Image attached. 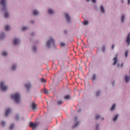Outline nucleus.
Wrapping results in <instances>:
<instances>
[{"mask_svg": "<svg viewBox=\"0 0 130 130\" xmlns=\"http://www.w3.org/2000/svg\"><path fill=\"white\" fill-rule=\"evenodd\" d=\"M2 55H3V56H6V55H8V53H7L6 51H4L3 52Z\"/></svg>", "mask_w": 130, "mask_h": 130, "instance_id": "obj_24", "label": "nucleus"}, {"mask_svg": "<svg viewBox=\"0 0 130 130\" xmlns=\"http://www.w3.org/2000/svg\"><path fill=\"white\" fill-rule=\"evenodd\" d=\"M60 45L61 46H65L66 44H64V43H60Z\"/></svg>", "mask_w": 130, "mask_h": 130, "instance_id": "obj_35", "label": "nucleus"}, {"mask_svg": "<svg viewBox=\"0 0 130 130\" xmlns=\"http://www.w3.org/2000/svg\"><path fill=\"white\" fill-rule=\"evenodd\" d=\"M39 13L38 11L37 10H34L33 11V15H34L35 16H36V15H38Z\"/></svg>", "mask_w": 130, "mask_h": 130, "instance_id": "obj_18", "label": "nucleus"}, {"mask_svg": "<svg viewBox=\"0 0 130 130\" xmlns=\"http://www.w3.org/2000/svg\"><path fill=\"white\" fill-rule=\"evenodd\" d=\"M128 1V5H129L130 4V0H127Z\"/></svg>", "mask_w": 130, "mask_h": 130, "instance_id": "obj_43", "label": "nucleus"}, {"mask_svg": "<svg viewBox=\"0 0 130 130\" xmlns=\"http://www.w3.org/2000/svg\"><path fill=\"white\" fill-rule=\"evenodd\" d=\"M1 90L2 91H7L8 90V86L5 85L4 82L1 83Z\"/></svg>", "mask_w": 130, "mask_h": 130, "instance_id": "obj_4", "label": "nucleus"}, {"mask_svg": "<svg viewBox=\"0 0 130 130\" xmlns=\"http://www.w3.org/2000/svg\"><path fill=\"white\" fill-rule=\"evenodd\" d=\"M27 29H28V28L26 27H22V30L23 31H25V30H27Z\"/></svg>", "mask_w": 130, "mask_h": 130, "instance_id": "obj_33", "label": "nucleus"}, {"mask_svg": "<svg viewBox=\"0 0 130 130\" xmlns=\"http://www.w3.org/2000/svg\"><path fill=\"white\" fill-rule=\"evenodd\" d=\"M102 51L103 52H104V51H105V46H103Z\"/></svg>", "mask_w": 130, "mask_h": 130, "instance_id": "obj_37", "label": "nucleus"}, {"mask_svg": "<svg viewBox=\"0 0 130 130\" xmlns=\"http://www.w3.org/2000/svg\"><path fill=\"white\" fill-rule=\"evenodd\" d=\"M6 1L7 0H1V2H0V4L3 7L2 11H5V18H8V17H9V13L8 12H7V11H6V10H7V8L6 7Z\"/></svg>", "mask_w": 130, "mask_h": 130, "instance_id": "obj_1", "label": "nucleus"}, {"mask_svg": "<svg viewBox=\"0 0 130 130\" xmlns=\"http://www.w3.org/2000/svg\"><path fill=\"white\" fill-rule=\"evenodd\" d=\"M118 68H119V64H118Z\"/></svg>", "mask_w": 130, "mask_h": 130, "instance_id": "obj_47", "label": "nucleus"}, {"mask_svg": "<svg viewBox=\"0 0 130 130\" xmlns=\"http://www.w3.org/2000/svg\"><path fill=\"white\" fill-rule=\"evenodd\" d=\"M86 1H87V2H90V0H86Z\"/></svg>", "mask_w": 130, "mask_h": 130, "instance_id": "obj_46", "label": "nucleus"}, {"mask_svg": "<svg viewBox=\"0 0 130 130\" xmlns=\"http://www.w3.org/2000/svg\"><path fill=\"white\" fill-rule=\"evenodd\" d=\"M11 98L15 100L16 103H19V102H20V98H21V96L19 93H16L14 94L11 95Z\"/></svg>", "mask_w": 130, "mask_h": 130, "instance_id": "obj_2", "label": "nucleus"}, {"mask_svg": "<svg viewBox=\"0 0 130 130\" xmlns=\"http://www.w3.org/2000/svg\"><path fill=\"white\" fill-rule=\"evenodd\" d=\"M99 95H100V91H97L96 93V96H98Z\"/></svg>", "mask_w": 130, "mask_h": 130, "instance_id": "obj_38", "label": "nucleus"}, {"mask_svg": "<svg viewBox=\"0 0 130 130\" xmlns=\"http://www.w3.org/2000/svg\"><path fill=\"white\" fill-rule=\"evenodd\" d=\"M16 65H13L11 69L12 71H15L16 70Z\"/></svg>", "mask_w": 130, "mask_h": 130, "instance_id": "obj_25", "label": "nucleus"}, {"mask_svg": "<svg viewBox=\"0 0 130 130\" xmlns=\"http://www.w3.org/2000/svg\"><path fill=\"white\" fill-rule=\"evenodd\" d=\"M125 80L126 83H128V81H130V76H128L126 75L125 77Z\"/></svg>", "mask_w": 130, "mask_h": 130, "instance_id": "obj_13", "label": "nucleus"}, {"mask_svg": "<svg viewBox=\"0 0 130 130\" xmlns=\"http://www.w3.org/2000/svg\"><path fill=\"white\" fill-rule=\"evenodd\" d=\"M80 124L79 121H78V117H75V124L73 126V128H75V127H77Z\"/></svg>", "mask_w": 130, "mask_h": 130, "instance_id": "obj_6", "label": "nucleus"}, {"mask_svg": "<svg viewBox=\"0 0 130 130\" xmlns=\"http://www.w3.org/2000/svg\"><path fill=\"white\" fill-rule=\"evenodd\" d=\"M31 107L34 110H35L37 108V105L35 104V103H32Z\"/></svg>", "mask_w": 130, "mask_h": 130, "instance_id": "obj_10", "label": "nucleus"}, {"mask_svg": "<svg viewBox=\"0 0 130 130\" xmlns=\"http://www.w3.org/2000/svg\"><path fill=\"white\" fill-rule=\"evenodd\" d=\"M115 109V104H114L112 105V106L111 108V111H113V110H114Z\"/></svg>", "mask_w": 130, "mask_h": 130, "instance_id": "obj_21", "label": "nucleus"}, {"mask_svg": "<svg viewBox=\"0 0 130 130\" xmlns=\"http://www.w3.org/2000/svg\"><path fill=\"white\" fill-rule=\"evenodd\" d=\"M57 104H59V105H61L62 104V101H58L57 102Z\"/></svg>", "mask_w": 130, "mask_h": 130, "instance_id": "obj_28", "label": "nucleus"}, {"mask_svg": "<svg viewBox=\"0 0 130 130\" xmlns=\"http://www.w3.org/2000/svg\"><path fill=\"white\" fill-rule=\"evenodd\" d=\"M5 30H6V31H9L10 30V26L6 25L5 26Z\"/></svg>", "mask_w": 130, "mask_h": 130, "instance_id": "obj_20", "label": "nucleus"}, {"mask_svg": "<svg viewBox=\"0 0 130 130\" xmlns=\"http://www.w3.org/2000/svg\"><path fill=\"white\" fill-rule=\"evenodd\" d=\"M112 49H114V45H112Z\"/></svg>", "mask_w": 130, "mask_h": 130, "instance_id": "obj_40", "label": "nucleus"}, {"mask_svg": "<svg viewBox=\"0 0 130 130\" xmlns=\"http://www.w3.org/2000/svg\"><path fill=\"white\" fill-rule=\"evenodd\" d=\"M66 18L68 22H71V17L68 13H66Z\"/></svg>", "mask_w": 130, "mask_h": 130, "instance_id": "obj_8", "label": "nucleus"}, {"mask_svg": "<svg viewBox=\"0 0 130 130\" xmlns=\"http://www.w3.org/2000/svg\"><path fill=\"white\" fill-rule=\"evenodd\" d=\"M31 23H33V21H31Z\"/></svg>", "mask_w": 130, "mask_h": 130, "instance_id": "obj_48", "label": "nucleus"}, {"mask_svg": "<svg viewBox=\"0 0 130 130\" xmlns=\"http://www.w3.org/2000/svg\"><path fill=\"white\" fill-rule=\"evenodd\" d=\"M4 37H5V35L4 34V33H2L0 37V39H3V38H4Z\"/></svg>", "mask_w": 130, "mask_h": 130, "instance_id": "obj_26", "label": "nucleus"}, {"mask_svg": "<svg viewBox=\"0 0 130 130\" xmlns=\"http://www.w3.org/2000/svg\"><path fill=\"white\" fill-rule=\"evenodd\" d=\"M10 112H11V109H10V108L7 109V110L6 111V113H5V116H6V117L7 116H8Z\"/></svg>", "mask_w": 130, "mask_h": 130, "instance_id": "obj_11", "label": "nucleus"}, {"mask_svg": "<svg viewBox=\"0 0 130 130\" xmlns=\"http://www.w3.org/2000/svg\"><path fill=\"white\" fill-rule=\"evenodd\" d=\"M84 25H88V24H89V21H84V23H83Z\"/></svg>", "mask_w": 130, "mask_h": 130, "instance_id": "obj_27", "label": "nucleus"}, {"mask_svg": "<svg viewBox=\"0 0 130 130\" xmlns=\"http://www.w3.org/2000/svg\"><path fill=\"white\" fill-rule=\"evenodd\" d=\"M99 126V125H96V130H99V129H98Z\"/></svg>", "mask_w": 130, "mask_h": 130, "instance_id": "obj_41", "label": "nucleus"}, {"mask_svg": "<svg viewBox=\"0 0 130 130\" xmlns=\"http://www.w3.org/2000/svg\"><path fill=\"white\" fill-rule=\"evenodd\" d=\"M126 42L127 43L128 46H129L130 44V33L128 35L127 38L126 39Z\"/></svg>", "mask_w": 130, "mask_h": 130, "instance_id": "obj_7", "label": "nucleus"}, {"mask_svg": "<svg viewBox=\"0 0 130 130\" xmlns=\"http://www.w3.org/2000/svg\"><path fill=\"white\" fill-rule=\"evenodd\" d=\"M14 126H15V125L14 124L11 125V126H10V129H13V128H14Z\"/></svg>", "mask_w": 130, "mask_h": 130, "instance_id": "obj_30", "label": "nucleus"}, {"mask_svg": "<svg viewBox=\"0 0 130 130\" xmlns=\"http://www.w3.org/2000/svg\"><path fill=\"white\" fill-rule=\"evenodd\" d=\"M48 13H49V14H53L54 13V12L52 9H49L48 10Z\"/></svg>", "mask_w": 130, "mask_h": 130, "instance_id": "obj_19", "label": "nucleus"}, {"mask_svg": "<svg viewBox=\"0 0 130 130\" xmlns=\"http://www.w3.org/2000/svg\"><path fill=\"white\" fill-rule=\"evenodd\" d=\"M29 126L30 127H32L33 128V129H34V128H36V127H37V126H38V123H33V122H29Z\"/></svg>", "mask_w": 130, "mask_h": 130, "instance_id": "obj_5", "label": "nucleus"}, {"mask_svg": "<svg viewBox=\"0 0 130 130\" xmlns=\"http://www.w3.org/2000/svg\"><path fill=\"white\" fill-rule=\"evenodd\" d=\"M100 118V116H99V115H96V116H95V119H99Z\"/></svg>", "mask_w": 130, "mask_h": 130, "instance_id": "obj_36", "label": "nucleus"}, {"mask_svg": "<svg viewBox=\"0 0 130 130\" xmlns=\"http://www.w3.org/2000/svg\"><path fill=\"white\" fill-rule=\"evenodd\" d=\"M101 11L103 13H105V10L104 9V7H103V6H101Z\"/></svg>", "mask_w": 130, "mask_h": 130, "instance_id": "obj_16", "label": "nucleus"}, {"mask_svg": "<svg viewBox=\"0 0 130 130\" xmlns=\"http://www.w3.org/2000/svg\"><path fill=\"white\" fill-rule=\"evenodd\" d=\"M44 93L45 94H48V90H47V89H45L44 91Z\"/></svg>", "mask_w": 130, "mask_h": 130, "instance_id": "obj_32", "label": "nucleus"}, {"mask_svg": "<svg viewBox=\"0 0 130 130\" xmlns=\"http://www.w3.org/2000/svg\"><path fill=\"white\" fill-rule=\"evenodd\" d=\"M128 53V52L127 51H126L125 53V57H127V54Z\"/></svg>", "mask_w": 130, "mask_h": 130, "instance_id": "obj_34", "label": "nucleus"}, {"mask_svg": "<svg viewBox=\"0 0 130 130\" xmlns=\"http://www.w3.org/2000/svg\"><path fill=\"white\" fill-rule=\"evenodd\" d=\"M118 118V115H116L114 117V119H113L114 121H116Z\"/></svg>", "mask_w": 130, "mask_h": 130, "instance_id": "obj_23", "label": "nucleus"}, {"mask_svg": "<svg viewBox=\"0 0 130 130\" xmlns=\"http://www.w3.org/2000/svg\"><path fill=\"white\" fill-rule=\"evenodd\" d=\"M91 80L92 81H95V80H96V74H94L92 75Z\"/></svg>", "mask_w": 130, "mask_h": 130, "instance_id": "obj_15", "label": "nucleus"}, {"mask_svg": "<svg viewBox=\"0 0 130 130\" xmlns=\"http://www.w3.org/2000/svg\"><path fill=\"white\" fill-rule=\"evenodd\" d=\"M121 68H122V67H123V63H122V64H121Z\"/></svg>", "mask_w": 130, "mask_h": 130, "instance_id": "obj_44", "label": "nucleus"}, {"mask_svg": "<svg viewBox=\"0 0 130 130\" xmlns=\"http://www.w3.org/2000/svg\"><path fill=\"white\" fill-rule=\"evenodd\" d=\"M19 42H20V40H19L17 38H15L13 41V44H14V45H17V44H18Z\"/></svg>", "mask_w": 130, "mask_h": 130, "instance_id": "obj_9", "label": "nucleus"}, {"mask_svg": "<svg viewBox=\"0 0 130 130\" xmlns=\"http://www.w3.org/2000/svg\"><path fill=\"white\" fill-rule=\"evenodd\" d=\"M50 44L54 45V40H53V39L52 38H51L50 40L47 41L46 44V47L49 48V47H50Z\"/></svg>", "mask_w": 130, "mask_h": 130, "instance_id": "obj_3", "label": "nucleus"}, {"mask_svg": "<svg viewBox=\"0 0 130 130\" xmlns=\"http://www.w3.org/2000/svg\"><path fill=\"white\" fill-rule=\"evenodd\" d=\"M1 124L3 126H5V125H6V122H5V121H2L1 122Z\"/></svg>", "mask_w": 130, "mask_h": 130, "instance_id": "obj_31", "label": "nucleus"}, {"mask_svg": "<svg viewBox=\"0 0 130 130\" xmlns=\"http://www.w3.org/2000/svg\"><path fill=\"white\" fill-rule=\"evenodd\" d=\"M41 81L42 82V83H46V80L44 78H42Z\"/></svg>", "mask_w": 130, "mask_h": 130, "instance_id": "obj_29", "label": "nucleus"}, {"mask_svg": "<svg viewBox=\"0 0 130 130\" xmlns=\"http://www.w3.org/2000/svg\"><path fill=\"white\" fill-rule=\"evenodd\" d=\"M113 85H114V83H113Z\"/></svg>", "mask_w": 130, "mask_h": 130, "instance_id": "obj_49", "label": "nucleus"}, {"mask_svg": "<svg viewBox=\"0 0 130 130\" xmlns=\"http://www.w3.org/2000/svg\"><path fill=\"white\" fill-rule=\"evenodd\" d=\"M92 3H96V0H91Z\"/></svg>", "mask_w": 130, "mask_h": 130, "instance_id": "obj_42", "label": "nucleus"}, {"mask_svg": "<svg viewBox=\"0 0 130 130\" xmlns=\"http://www.w3.org/2000/svg\"><path fill=\"white\" fill-rule=\"evenodd\" d=\"M16 119H18L19 117L18 116H16Z\"/></svg>", "mask_w": 130, "mask_h": 130, "instance_id": "obj_45", "label": "nucleus"}, {"mask_svg": "<svg viewBox=\"0 0 130 130\" xmlns=\"http://www.w3.org/2000/svg\"><path fill=\"white\" fill-rule=\"evenodd\" d=\"M32 49H33L34 51H35V52L36 51V47H34Z\"/></svg>", "mask_w": 130, "mask_h": 130, "instance_id": "obj_39", "label": "nucleus"}, {"mask_svg": "<svg viewBox=\"0 0 130 130\" xmlns=\"http://www.w3.org/2000/svg\"><path fill=\"white\" fill-rule=\"evenodd\" d=\"M124 21V15H122L121 18V22L122 23H123Z\"/></svg>", "mask_w": 130, "mask_h": 130, "instance_id": "obj_17", "label": "nucleus"}, {"mask_svg": "<svg viewBox=\"0 0 130 130\" xmlns=\"http://www.w3.org/2000/svg\"><path fill=\"white\" fill-rule=\"evenodd\" d=\"M25 87L27 90H29L31 88V83L26 84Z\"/></svg>", "mask_w": 130, "mask_h": 130, "instance_id": "obj_14", "label": "nucleus"}, {"mask_svg": "<svg viewBox=\"0 0 130 130\" xmlns=\"http://www.w3.org/2000/svg\"><path fill=\"white\" fill-rule=\"evenodd\" d=\"M70 98V96L69 95H67L64 96V99H66V100H69Z\"/></svg>", "mask_w": 130, "mask_h": 130, "instance_id": "obj_22", "label": "nucleus"}, {"mask_svg": "<svg viewBox=\"0 0 130 130\" xmlns=\"http://www.w3.org/2000/svg\"><path fill=\"white\" fill-rule=\"evenodd\" d=\"M113 60H114L113 66H115L116 63H117V55L115 57L113 58Z\"/></svg>", "mask_w": 130, "mask_h": 130, "instance_id": "obj_12", "label": "nucleus"}]
</instances>
